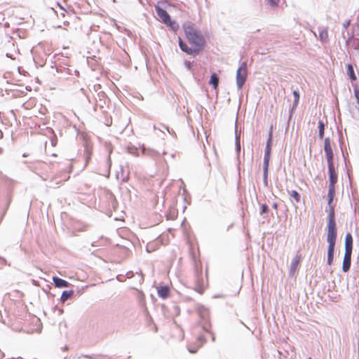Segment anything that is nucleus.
<instances>
[{"mask_svg": "<svg viewBox=\"0 0 359 359\" xmlns=\"http://www.w3.org/2000/svg\"><path fill=\"white\" fill-rule=\"evenodd\" d=\"M0 321L3 323H5V320H4L3 318V316H2V313H1V311L0 310Z\"/></svg>", "mask_w": 359, "mask_h": 359, "instance_id": "c03bdc74", "label": "nucleus"}, {"mask_svg": "<svg viewBox=\"0 0 359 359\" xmlns=\"http://www.w3.org/2000/svg\"><path fill=\"white\" fill-rule=\"evenodd\" d=\"M219 76L215 73H212L210 78L209 84L212 86L214 89H216L219 86Z\"/></svg>", "mask_w": 359, "mask_h": 359, "instance_id": "f3484780", "label": "nucleus"}, {"mask_svg": "<svg viewBox=\"0 0 359 359\" xmlns=\"http://www.w3.org/2000/svg\"><path fill=\"white\" fill-rule=\"evenodd\" d=\"M327 242L328 245L335 246L337 236V229L336 223L327 224Z\"/></svg>", "mask_w": 359, "mask_h": 359, "instance_id": "20e7f679", "label": "nucleus"}, {"mask_svg": "<svg viewBox=\"0 0 359 359\" xmlns=\"http://www.w3.org/2000/svg\"><path fill=\"white\" fill-rule=\"evenodd\" d=\"M269 211V206L266 203L262 204L261 206L260 215L268 214Z\"/></svg>", "mask_w": 359, "mask_h": 359, "instance_id": "7c9ffc66", "label": "nucleus"}, {"mask_svg": "<svg viewBox=\"0 0 359 359\" xmlns=\"http://www.w3.org/2000/svg\"><path fill=\"white\" fill-rule=\"evenodd\" d=\"M358 27H359V25H358Z\"/></svg>", "mask_w": 359, "mask_h": 359, "instance_id": "6e6d98bb", "label": "nucleus"}, {"mask_svg": "<svg viewBox=\"0 0 359 359\" xmlns=\"http://www.w3.org/2000/svg\"><path fill=\"white\" fill-rule=\"evenodd\" d=\"M162 128H163V129H165V130H168V133H170V130H169V128H168V126H165V125H162Z\"/></svg>", "mask_w": 359, "mask_h": 359, "instance_id": "49530a36", "label": "nucleus"}, {"mask_svg": "<svg viewBox=\"0 0 359 359\" xmlns=\"http://www.w3.org/2000/svg\"><path fill=\"white\" fill-rule=\"evenodd\" d=\"M328 174H329V187L331 189H335V184L337 182L338 175L335 170L334 163L327 164Z\"/></svg>", "mask_w": 359, "mask_h": 359, "instance_id": "423d86ee", "label": "nucleus"}, {"mask_svg": "<svg viewBox=\"0 0 359 359\" xmlns=\"http://www.w3.org/2000/svg\"><path fill=\"white\" fill-rule=\"evenodd\" d=\"M164 23L174 32L177 31L179 29L178 23L175 20H172L170 17L169 18V20H166V22H165Z\"/></svg>", "mask_w": 359, "mask_h": 359, "instance_id": "aec40b11", "label": "nucleus"}, {"mask_svg": "<svg viewBox=\"0 0 359 359\" xmlns=\"http://www.w3.org/2000/svg\"><path fill=\"white\" fill-rule=\"evenodd\" d=\"M299 260H300V255H296L295 257H294L292 259L290 266V271H289L290 276L294 275V273L297 271V265L299 263Z\"/></svg>", "mask_w": 359, "mask_h": 359, "instance_id": "f8f14e48", "label": "nucleus"}, {"mask_svg": "<svg viewBox=\"0 0 359 359\" xmlns=\"http://www.w3.org/2000/svg\"><path fill=\"white\" fill-rule=\"evenodd\" d=\"M56 6L60 8V10H62L64 12H67V10L64 8V6L60 3L57 2Z\"/></svg>", "mask_w": 359, "mask_h": 359, "instance_id": "ea45409f", "label": "nucleus"}, {"mask_svg": "<svg viewBox=\"0 0 359 359\" xmlns=\"http://www.w3.org/2000/svg\"><path fill=\"white\" fill-rule=\"evenodd\" d=\"M127 278H131L134 276V272L132 271H128L126 274Z\"/></svg>", "mask_w": 359, "mask_h": 359, "instance_id": "58836bf2", "label": "nucleus"}, {"mask_svg": "<svg viewBox=\"0 0 359 359\" xmlns=\"http://www.w3.org/2000/svg\"><path fill=\"white\" fill-rule=\"evenodd\" d=\"M347 74L348 75L351 81H355L357 79L356 75L354 72L353 67L351 65L348 64L347 65Z\"/></svg>", "mask_w": 359, "mask_h": 359, "instance_id": "5701e85b", "label": "nucleus"}, {"mask_svg": "<svg viewBox=\"0 0 359 359\" xmlns=\"http://www.w3.org/2000/svg\"><path fill=\"white\" fill-rule=\"evenodd\" d=\"M351 255L352 252H344V259L342 263V271L347 272L349 271L351 265Z\"/></svg>", "mask_w": 359, "mask_h": 359, "instance_id": "1a4fd4ad", "label": "nucleus"}, {"mask_svg": "<svg viewBox=\"0 0 359 359\" xmlns=\"http://www.w3.org/2000/svg\"><path fill=\"white\" fill-rule=\"evenodd\" d=\"M86 162H88L89 161V159L90 158V154H88V156H86Z\"/></svg>", "mask_w": 359, "mask_h": 359, "instance_id": "8fccbe9b", "label": "nucleus"}, {"mask_svg": "<svg viewBox=\"0 0 359 359\" xmlns=\"http://www.w3.org/2000/svg\"><path fill=\"white\" fill-rule=\"evenodd\" d=\"M307 359H312V358H307Z\"/></svg>", "mask_w": 359, "mask_h": 359, "instance_id": "5fc2aeb1", "label": "nucleus"}, {"mask_svg": "<svg viewBox=\"0 0 359 359\" xmlns=\"http://www.w3.org/2000/svg\"><path fill=\"white\" fill-rule=\"evenodd\" d=\"M271 6H277L279 3V0H266Z\"/></svg>", "mask_w": 359, "mask_h": 359, "instance_id": "f704fd0d", "label": "nucleus"}, {"mask_svg": "<svg viewBox=\"0 0 359 359\" xmlns=\"http://www.w3.org/2000/svg\"><path fill=\"white\" fill-rule=\"evenodd\" d=\"M127 150L128 151L129 154H133L135 156H139V152H138V149L133 146V145H130L127 147Z\"/></svg>", "mask_w": 359, "mask_h": 359, "instance_id": "bb28decb", "label": "nucleus"}, {"mask_svg": "<svg viewBox=\"0 0 359 359\" xmlns=\"http://www.w3.org/2000/svg\"><path fill=\"white\" fill-rule=\"evenodd\" d=\"M272 208L276 210L278 208V204L276 203H274L272 205Z\"/></svg>", "mask_w": 359, "mask_h": 359, "instance_id": "de8ad7c7", "label": "nucleus"}, {"mask_svg": "<svg viewBox=\"0 0 359 359\" xmlns=\"http://www.w3.org/2000/svg\"><path fill=\"white\" fill-rule=\"evenodd\" d=\"M67 13V12H64V11H62V13H61V14H60V15L64 18V17L65 16V13Z\"/></svg>", "mask_w": 359, "mask_h": 359, "instance_id": "3c124183", "label": "nucleus"}, {"mask_svg": "<svg viewBox=\"0 0 359 359\" xmlns=\"http://www.w3.org/2000/svg\"><path fill=\"white\" fill-rule=\"evenodd\" d=\"M272 142H273V126H271L270 128V130L269 132V137L266 140L264 156V161H263V184L265 187H268V173H269V165L271 153L272 148Z\"/></svg>", "mask_w": 359, "mask_h": 359, "instance_id": "f03ea898", "label": "nucleus"}, {"mask_svg": "<svg viewBox=\"0 0 359 359\" xmlns=\"http://www.w3.org/2000/svg\"><path fill=\"white\" fill-rule=\"evenodd\" d=\"M141 151L143 154H146V149L144 146L141 147Z\"/></svg>", "mask_w": 359, "mask_h": 359, "instance_id": "a18cd8bd", "label": "nucleus"}, {"mask_svg": "<svg viewBox=\"0 0 359 359\" xmlns=\"http://www.w3.org/2000/svg\"><path fill=\"white\" fill-rule=\"evenodd\" d=\"M238 69H241L242 71H247V62L245 61L242 62Z\"/></svg>", "mask_w": 359, "mask_h": 359, "instance_id": "c9c22d12", "label": "nucleus"}, {"mask_svg": "<svg viewBox=\"0 0 359 359\" xmlns=\"http://www.w3.org/2000/svg\"><path fill=\"white\" fill-rule=\"evenodd\" d=\"M299 99H297V98L294 99L293 104L290 109V114L289 116V119L291 118L293 111L296 109V108L298 105V103H299Z\"/></svg>", "mask_w": 359, "mask_h": 359, "instance_id": "2f4dec72", "label": "nucleus"}, {"mask_svg": "<svg viewBox=\"0 0 359 359\" xmlns=\"http://www.w3.org/2000/svg\"><path fill=\"white\" fill-rule=\"evenodd\" d=\"M6 185L8 189V192L10 194H11V192L13 191V189L16 184L17 182L13 179L8 178L6 180Z\"/></svg>", "mask_w": 359, "mask_h": 359, "instance_id": "b1692460", "label": "nucleus"}, {"mask_svg": "<svg viewBox=\"0 0 359 359\" xmlns=\"http://www.w3.org/2000/svg\"><path fill=\"white\" fill-rule=\"evenodd\" d=\"M157 294L159 297L166 299L170 294V288L167 285H161L157 290Z\"/></svg>", "mask_w": 359, "mask_h": 359, "instance_id": "4468645a", "label": "nucleus"}, {"mask_svg": "<svg viewBox=\"0 0 359 359\" xmlns=\"http://www.w3.org/2000/svg\"><path fill=\"white\" fill-rule=\"evenodd\" d=\"M351 24V20H346L344 23H343V27L344 29H346L348 26L350 25Z\"/></svg>", "mask_w": 359, "mask_h": 359, "instance_id": "4c0bfd02", "label": "nucleus"}, {"mask_svg": "<svg viewBox=\"0 0 359 359\" xmlns=\"http://www.w3.org/2000/svg\"><path fill=\"white\" fill-rule=\"evenodd\" d=\"M353 250V237L350 233L345 236V251L352 252Z\"/></svg>", "mask_w": 359, "mask_h": 359, "instance_id": "2eb2a0df", "label": "nucleus"}, {"mask_svg": "<svg viewBox=\"0 0 359 359\" xmlns=\"http://www.w3.org/2000/svg\"><path fill=\"white\" fill-rule=\"evenodd\" d=\"M335 195V189L328 188L327 193V204L329 205L333 202L334 198Z\"/></svg>", "mask_w": 359, "mask_h": 359, "instance_id": "393cba45", "label": "nucleus"}, {"mask_svg": "<svg viewBox=\"0 0 359 359\" xmlns=\"http://www.w3.org/2000/svg\"><path fill=\"white\" fill-rule=\"evenodd\" d=\"M139 277H140V282H142L144 278H143V276H142V272L140 271V273H139Z\"/></svg>", "mask_w": 359, "mask_h": 359, "instance_id": "37998d69", "label": "nucleus"}, {"mask_svg": "<svg viewBox=\"0 0 359 359\" xmlns=\"http://www.w3.org/2000/svg\"><path fill=\"white\" fill-rule=\"evenodd\" d=\"M2 217H0V223L1 222Z\"/></svg>", "mask_w": 359, "mask_h": 359, "instance_id": "864d4df0", "label": "nucleus"}, {"mask_svg": "<svg viewBox=\"0 0 359 359\" xmlns=\"http://www.w3.org/2000/svg\"><path fill=\"white\" fill-rule=\"evenodd\" d=\"M292 94L294 95V99L295 98L299 99L300 96H299V93L298 92V90H294L292 92Z\"/></svg>", "mask_w": 359, "mask_h": 359, "instance_id": "a19ab883", "label": "nucleus"}, {"mask_svg": "<svg viewBox=\"0 0 359 359\" xmlns=\"http://www.w3.org/2000/svg\"><path fill=\"white\" fill-rule=\"evenodd\" d=\"M182 28L188 42L193 46L189 47L182 39L178 37L179 47L182 51L188 55L196 56L199 55L205 47L206 41L202 32L196 27L191 21H187L182 25Z\"/></svg>", "mask_w": 359, "mask_h": 359, "instance_id": "f257e3e1", "label": "nucleus"}, {"mask_svg": "<svg viewBox=\"0 0 359 359\" xmlns=\"http://www.w3.org/2000/svg\"><path fill=\"white\" fill-rule=\"evenodd\" d=\"M53 281L56 287L63 288L68 287L69 285V283L62 278H60L57 276L53 277Z\"/></svg>", "mask_w": 359, "mask_h": 359, "instance_id": "ddd939ff", "label": "nucleus"}, {"mask_svg": "<svg viewBox=\"0 0 359 359\" xmlns=\"http://www.w3.org/2000/svg\"><path fill=\"white\" fill-rule=\"evenodd\" d=\"M354 94L357 100V102L359 104V89H354Z\"/></svg>", "mask_w": 359, "mask_h": 359, "instance_id": "e433bc0d", "label": "nucleus"}, {"mask_svg": "<svg viewBox=\"0 0 359 359\" xmlns=\"http://www.w3.org/2000/svg\"><path fill=\"white\" fill-rule=\"evenodd\" d=\"M324 151L327 164L334 163V153L331 147L330 137H325L324 140Z\"/></svg>", "mask_w": 359, "mask_h": 359, "instance_id": "39448f33", "label": "nucleus"}, {"mask_svg": "<svg viewBox=\"0 0 359 359\" xmlns=\"http://www.w3.org/2000/svg\"><path fill=\"white\" fill-rule=\"evenodd\" d=\"M329 212H334V208L332 205H329Z\"/></svg>", "mask_w": 359, "mask_h": 359, "instance_id": "79ce46f5", "label": "nucleus"}, {"mask_svg": "<svg viewBox=\"0 0 359 359\" xmlns=\"http://www.w3.org/2000/svg\"><path fill=\"white\" fill-rule=\"evenodd\" d=\"M299 99H297V98L294 99L293 104L290 109V114L289 116V119L291 118L293 111L296 109V108L298 105V103H299Z\"/></svg>", "mask_w": 359, "mask_h": 359, "instance_id": "473e14b6", "label": "nucleus"}, {"mask_svg": "<svg viewBox=\"0 0 359 359\" xmlns=\"http://www.w3.org/2000/svg\"><path fill=\"white\" fill-rule=\"evenodd\" d=\"M319 36L321 41H325L328 37L327 28H323L319 32Z\"/></svg>", "mask_w": 359, "mask_h": 359, "instance_id": "c85d7f7f", "label": "nucleus"}, {"mask_svg": "<svg viewBox=\"0 0 359 359\" xmlns=\"http://www.w3.org/2000/svg\"><path fill=\"white\" fill-rule=\"evenodd\" d=\"M22 156H23V157H27V154L26 153H25V154H22Z\"/></svg>", "mask_w": 359, "mask_h": 359, "instance_id": "603ef678", "label": "nucleus"}, {"mask_svg": "<svg viewBox=\"0 0 359 359\" xmlns=\"http://www.w3.org/2000/svg\"><path fill=\"white\" fill-rule=\"evenodd\" d=\"M202 274L201 269H198L197 266L195 267V275L196 276V280H195L196 283V290L200 293L202 294L203 292V280H201V276Z\"/></svg>", "mask_w": 359, "mask_h": 359, "instance_id": "6e6552de", "label": "nucleus"}, {"mask_svg": "<svg viewBox=\"0 0 359 359\" xmlns=\"http://www.w3.org/2000/svg\"><path fill=\"white\" fill-rule=\"evenodd\" d=\"M209 327L210 325L207 323H205V324L203 326V332L197 336L196 345L194 346V347H192L191 345L188 346V351L190 353H196L198 348L206 342L208 336H210L213 341L215 340L214 334L211 331H210Z\"/></svg>", "mask_w": 359, "mask_h": 359, "instance_id": "7ed1b4c3", "label": "nucleus"}, {"mask_svg": "<svg viewBox=\"0 0 359 359\" xmlns=\"http://www.w3.org/2000/svg\"><path fill=\"white\" fill-rule=\"evenodd\" d=\"M193 63H194V61L193 62L188 61V60L184 61V66L187 69V70H189V71L192 70V64Z\"/></svg>", "mask_w": 359, "mask_h": 359, "instance_id": "72a5a7b5", "label": "nucleus"}, {"mask_svg": "<svg viewBox=\"0 0 359 359\" xmlns=\"http://www.w3.org/2000/svg\"><path fill=\"white\" fill-rule=\"evenodd\" d=\"M248 76L247 71H242L238 69L236 71V85L238 90H241L244 86Z\"/></svg>", "mask_w": 359, "mask_h": 359, "instance_id": "0eeeda50", "label": "nucleus"}, {"mask_svg": "<svg viewBox=\"0 0 359 359\" xmlns=\"http://www.w3.org/2000/svg\"><path fill=\"white\" fill-rule=\"evenodd\" d=\"M348 39L346 41V44L348 46H351L355 50H359V39L354 38L353 34L348 33Z\"/></svg>", "mask_w": 359, "mask_h": 359, "instance_id": "9b49d317", "label": "nucleus"}, {"mask_svg": "<svg viewBox=\"0 0 359 359\" xmlns=\"http://www.w3.org/2000/svg\"><path fill=\"white\" fill-rule=\"evenodd\" d=\"M147 250L148 252H151V251H153V250H154V249H150V246H149V245H148V246L147 247Z\"/></svg>", "mask_w": 359, "mask_h": 359, "instance_id": "09e8293b", "label": "nucleus"}, {"mask_svg": "<svg viewBox=\"0 0 359 359\" xmlns=\"http://www.w3.org/2000/svg\"><path fill=\"white\" fill-rule=\"evenodd\" d=\"M318 137L319 139H323L325 134V125L322 120L318 121Z\"/></svg>", "mask_w": 359, "mask_h": 359, "instance_id": "412c9836", "label": "nucleus"}, {"mask_svg": "<svg viewBox=\"0 0 359 359\" xmlns=\"http://www.w3.org/2000/svg\"><path fill=\"white\" fill-rule=\"evenodd\" d=\"M335 246L328 245L327 247V264L331 265L334 259Z\"/></svg>", "mask_w": 359, "mask_h": 359, "instance_id": "a211bd4d", "label": "nucleus"}, {"mask_svg": "<svg viewBox=\"0 0 359 359\" xmlns=\"http://www.w3.org/2000/svg\"><path fill=\"white\" fill-rule=\"evenodd\" d=\"M289 195L292 197L297 203H300L301 196L299 192L296 190L289 191L287 190Z\"/></svg>", "mask_w": 359, "mask_h": 359, "instance_id": "a878e982", "label": "nucleus"}, {"mask_svg": "<svg viewBox=\"0 0 359 359\" xmlns=\"http://www.w3.org/2000/svg\"><path fill=\"white\" fill-rule=\"evenodd\" d=\"M235 144H236V151L237 153V158L239 160V156L241 152V142H240V135L238 134L237 129L235 130Z\"/></svg>", "mask_w": 359, "mask_h": 359, "instance_id": "6ab92c4d", "label": "nucleus"}, {"mask_svg": "<svg viewBox=\"0 0 359 359\" xmlns=\"http://www.w3.org/2000/svg\"><path fill=\"white\" fill-rule=\"evenodd\" d=\"M74 294V291L70 290H65L62 292V295L60 297V301L62 302H66L68 299H69Z\"/></svg>", "mask_w": 359, "mask_h": 359, "instance_id": "4be33fe9", "label": "nucleus"}, {"mask_svg": "<svg viewBox=\"0 0 359 359\" xmlns=\"http://www.w3.org/2000/svg\"><path fill=\"white\" fill-rule=\"evenodd\" d=\"M336 223L334 212H329L327 216V224Z\"/></svg>", "mask_w": 359, "mask_h": 359, "instance_id": "c756f323", "label": "nucleus"}, {"mask_svg": "<svg viewBox=\"0 0 359 359\" xmlns=\"http://www.w3.org/2000/svg\"><path fill=\"white\" fill-rule=\"evenodd\" d=\"M198 313L200 317L203 320H207L209 317V310L208 308L205 307L203 305L198 306Z\"/></svg>", "mask_w": 359, "mask_h": 359, "instance_id": "dca6fc26", "label": "nucleus"}, {"mask_svg": "<svg viewBox=\"0 0 359 359\" xmlns=\"http://www.w3.org/2000/svg\"><path fill=\"white\" fill-rule=\"evenodd\" d=\"M155 11H156L158 16L160 18H161V20L163 22H166V20H169V18L170 17V15L168 14V13L165 9L161 8L160 6L156 5Z\"/></svg>", "mask_w": 359, "mask_h": 359, "instance_id": "9d476101", "label": "nucleus"}, {"mask_svg": "<svg viewBox=\"0 0 359 359\" xmlns=\"http://www.w3.org/2000/svg\"><path fill=\"white\" fill-rule=\"evenodd\" d=\"M106 163L107 165V169L106 170V173L102 174V175L109 177V175H110V168H111V158H110L109 155L107 158Z\"/></svg>", "mask_w": 359, "mask_h": 359, "instance_id": "cd10ccee", "label": "nucleus"}]
</instances>
